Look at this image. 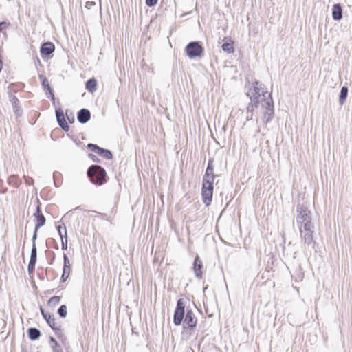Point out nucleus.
<instances>
[{
	"label": "nucleus",
	"instance_id": "nucleus-35",
	"mask_svg": "<svg viewBox=\"0 0 352 352\" xmlns=\"http://www.w3.org/2000/svg\"><path fill=\"white\" fill-rule=\"evenodd\" d=\"M53 352H62V348L60 344H56L51 346Z\"/></svg>",
	"mask_w": 352,
	"mask_h": 352
},
{
	"label": "nucleus",
	"instance_id": "nucleus-34",
	"mask_svg": "<svg viewBox=\"0 0 352 352\" xmlns=\"http://www.w3.org/2000/svg\"><path fill=\"white\" fill-rule=\"evenodd\" d=\"M255 107V105L252 101L248 104L247 107V111L248 112H252L253 113L254 108ZM258 107H256L257 108Z\"/></svg>",
	"mask_w": 352,
	"mask_h": 352
},
{
	"label": "nucleus",
	"instance_id": "nucleus-7",
	"mask_svg": "<svg viewBox=\"0 0 352 352\" xmlns=\"http://www.w3.org/2000/svg\"><path fill=\"white\" fill-rule=\"evenodd\" d=\"M296 212L298 213L296 217V222L300 224V226L303 225L313 224L311 222V212L307 209V207L302 204H298L296 208Z\"/></svg>",
	"mask_w": 352,
	"mask_h": 352
},
{
	"label": "nucleus",
	"instance_id": "nucleus-48",
	"mask_svg": "<svg viewBox=\"0 0 352 352\" xmlns=\"http://www.w3.org/2000/svg\"><path fill=\"white\" fill-rule=\"evenodd\" d=\"M4 188L3 187V184H0V190H2Z\"/></svg>",
	"mask_w": 352,
	"mask_h": 352
},
{
	"label": "nucleus",
	"instance_id": "nucleus-11",
	"mask_svg": "<svg viewBox=\"0 0 352 352\" xmlns=\"http://www.w3.org/2000/svg\"><path fill=\"white\" fill-rule=\"evenodd\" d=\"M91 118V113L87 109H81L77 113V120L81 124L87 123Z\"/></svg>",
	"mask_w": 352,
	"mask_h": 352
},
{
	"label": "nucleus",
	"instance_id": "nucleus-27",
	"mask_svg": "<svg viewBox=\"0 0 352 352\" xmlns=\"http://www.w3.org/2000/svg\"><path fill=\"white\" fill-rule=\"evenodd\" d=\"M58 314L60 318H65L67 314V306L65 305H60L58 309Z\"/></svg>",
	"mask_w": 352,
	"mask_h": 352
},
{
	"label": "nucleus",
	"instance_id": "nucleus-15",
	"mask_svg": "<svg viewBox=\"0 0 352 352\" xmlns=\"http://www.w3.org/2000/svg\"><path fill=\"white\" fill-rule=\"evenodd\" d=\"M28 338L32 340H36L41 336V331L35 327H30L28 329Z\"/></svg>",
	"mask_w": 352,
	"mask_h": 352
},
{
	"label": "nucleus",
	"instance_id": "nucleus-13",
	"mask_svg": "<svg viewBox=\"0 0 352 352\" xmlns=\"http://www.w3.org/2000/svg\"><path fill=\"white\" fill-rule=\"evenodd\" d=\"M56 120L58 124V126L61 127L67 124V122L65 118V115L63 110L60 108L56 109L55 110Z\"/></svg>",
	"mask_w": 352,
	"mask_h": 352
},
{
	"label": "nucleus",
	"instance_id": "nucleus-4",
	"mask_svg": "<svg viewBox=\"0 0 352 352\" xmlns=\"http://www.w3.org/2000/svg\"><path fill=\"white\" fill-rule=\"evenodd\" d=\"M38 205L36 206V212L34 214V216L36 218V224L35 226L34 233L32 236V247L31 250L30 258V260L32 261H36L37 259V250L35 244V240L37 236V230L39 228L44 226V215L42 213L41 210V203L39 201L38 199H36Z\"/></svg>",
	"mask_w": 352,
	"mask_h": 352
},
{
	"label": "nucleus",
	"instance_id": "nucleus-14",
	"mask_svg": "<svg viewBox=\"0 0 352 352\" xmlns=\"http://www.w3.org/2000/svg\"><path fill=\"white\" fill-rule=\"evenodd\" d=\"M9 100L12 104L14 113L19 116L20 109L18 107V104L19 103L18 98L15 95L12 93H9Z\"/></svg>",
	"mask_w": 352,
	"mask_h": 352
},
{
	"label": "nucleus",
	"instance_id": "nucleus-24",
	"mask_svg": "<svg viewBox=\"0 0 352 352\" xmlns=\"http://www.w3.org/2000/svg\"><path fill=\"white\" fill-rule=\"evenodd\" d=\"M214 160L212 158H210L208 163V166L206 170V173L204 175H214V165H213Z\"/></svg>",
	"mask_w": 352,
	"mask_h": 352
},
{
	"label": "nucleus",
	"instance_id": "nucleus-29",
	"mask_svg": "<svg viewBox=\"0 0 352 352\" xmlns=\"http://www.w3.org/2000/svg\"><path fill=\"white\" fill-rule=\"evenodd\" d=\"M36 263V261H32L31 260L29 261L28 271L30 276H32L34 272Z\"/></svg>",
	"mask_w": 352,
	"mask_h": 352
},
{
	"label": "nucleus",
	"instance_id": "nucleus-40",
	"mask_svg": "<svg viewBox=\"0 0 352 352\" xmlns=\"http://www.w3.org/2000/svg\"><path fill=\"white\" fill-rule=\"evenodd\" d=\"M69 274H69V273L65 274L64 272H63L62 276H61L62 280L65 281L68 278Z\"/></svg>",
	"mask_w": 352,
	"mask_h": 352
},
{
	"label": "nucleus",
	"instance_id": "nucleus-41",
	"mask_svg": "<svg viewBox=\"0 0 352 352\" xmlns=\"http://www.w3.org/2000/svg\"><path fill=\"white\" fill-rule=\"evenodd\" d=\"M253 113L252 112H248L246 113V120H250L252 119Z\"/></svg>",
	"mask_w": 352,
	"mask_h": 352
},
{
	"label": "nucleus",
	"instance_id": "nucleus-38",
	"mask_svg": "<svg viewBox=\"0 0 352 352\" xmlns=\"http://www.w3.org/2000/svg\"><path fill=\"white\" fill-rule=\"evenodd\" d=\"M96 5V3L94 1H87L86 2V5H85V7L87 8V9H90L91 8V7L94 6Z\"/></svg>",
	"mask_w": 352,
	"mask_h": 352
},
{
	"label": "nucleus",
	"instance_id": "nucleus-42",
	"mask_svg": "<svg viewBox=\"0 0 352 352\" xmlns=\"http://www.w3.org/2000/svg\"><path fill=\"white\" fill-rule=\"evenodd\" d=\"M52 103L53 106H54V107L56 108V109H57V108H56L57 104H59V103H60V102H59V100H58V99H57V100H56V98H55V99H54V100H52Z\"/></svg>",
	"mask_w": 352,
	"mask_h": 352
},
{
	"label": "nucleus",
	"instance_id": "nucleus-6",
	"mask_svg": "<svg viewBox=\"0 0 352 352\" xmlns=\"http://www.w3.org/2000/svg\"><path fill=\"white\" fill-rule=\"evenodd\" d=\"M314 224L303 225L300 226V236L303 240L304 244L308 248H315L316 241L314 240Z\"/></svg>",
	"mask_w": 352,
	"mask_h": 352
},
{
	"label": "nucleus",
	"instance_id": "nucleus-20",
	"mask_svg": "<svg viewBox=\"0 0 352 352\" xmlns=\"http://www.w3.org/2000/svg\"><path fill=\"white\" fill-rule=\"evenodd\" d=\"M45 96L47 98L50 99V100H54L55 96L54 94V91L50 84L48 83L47 79L45 78Z\"/></svg>",
	"mask_w": 352,
	"mask_h": 352
},
{
	"label": "nucleus",
	"instance_id": "nucleus-3",
	"mask_svg": "<svg viewBox=\"0 0 352 352\" xmlns=\"http://www.w3.org/2000/svg\"><path fill=\"white\" fill-rule=\"evenodd\" d=\"M217 177L216 175H204L202 181L201 186V197L203 203L208 206L210 205L212 200L214 182Z\"/></svg>",
	"mask_w": 352,
	"mask_h": 352
},
{
	"label": "nucleus",
	"instance_id": "nucleus-50",
	"mask_svg": "<svg viewBox=\"0 0 352 352\" xmlns=\"http://www.w3.org/2000/svg\"><path fill=\"white\" fill-rule=\"evenodd\" d=\"M64 232L66 234V229L65 228Z\"/></svg>",
	"mask_w": 352,
	"mask_h": 352
},
{
	"label": "nucleus",
	"instance_id": "nucleus-30",
	"mask_svg": "<svg viewBox=\"0 0 352 352\" xmlns=\"http://www.w3.org/2000/svg\"><path fill=\"white\" fill-rule=\"evenodd\" d=\"M87 148H89V150H91V151L97 153L100 146H98L97 144H92V143H89L87 144Z\"/></svg>",
	"mask_w": 352,
	"mask_h": 352
},
{
	"label": "nucleus",
	"instance_id": "nucleus-9",
	"mask_svg": "<svg viewBox=\"0 0 352 352\" xmlns=\"http://www.w3.org/2000/svg\"><path fill=\"white\" fill-rule=\"evenodd\" d=\"M45 322L54 330L55 335L58 338L62 337L63 331L61 325L58 324L56 319L50 314H45Z\"/></svg>",
	"mask_w": 352,
	"mask_h": 352
},
{
	"label": "nucleus",
	"instance_id": "nucleus-33",
	"mask_svg": "<svg viewBox=\"0 0 352 352\" xmlns=\"http://www.w3.org/2000/svg\"><path fill=\"white\" fill-rule=\"evenodd\" d=\"M158 0H146L145 3L148 7H153L157 3Z\"/></svg>",
	"mask_w": 352,
	"mask_h": 352
},
{
	"label": "nucleus",
	"instance_id": "nucleus-47",
	"mask_svg": "<svg viewBox=\"0 0 352 352\" xmlns=\"http://www.w3.org/2000/svg\"><path fill=\"white\" fill-rule=\"evenodd\" d=\"M51 255L52 254V252H47V250H45V256H48V255Z\"/></svg>",
	"mask_w": 352,
	"mask_h": 352
},
{
	"label": "nucleus",
	"instance_id": "nucleus-5",
	"mask_svg": "<svg viewBox=\"0 0 352 352\" xmlns=\"http://www.w3.org/2000/svg\"><path fill=\"white\" fill-rule=\"evenodd\" d=\"M87 175L94 184L102 185L106 182V170L99 165L91 166L87 170Z\"/></svg>",
	"mask_w": 352,
	"mask_h": 352
},
{
	"label": "nucleus",
	"instance_id": "nucleus-12",
	"mask_svg": "<svg viewBox=\"0 0 352 352\" xmlns=\"http://www.w3.org/2000/svg\"><path fill=\"white\" fill-rule=\"evenodd\" d=\"M332 17L335 21H340L342 18V8L340 3L333 5Z\"/></svg>",
	"mask_w": 352,
	"mask_h": 352
},
{
	"label": "nucleus",
	"instance_id": "nucleus-21",
	"mask_svg": "<svg viewBox=\"0 0 352 352\" xmlns=\"http://www.w3.org/2000/svg\"><path fill=\"white\" fill-rule=\"evenodd\" d=\"M55 50V46L53 43L50 41H45V58L52 54ZM47 59L45 58V61Z\"/></svg>",
	"mask_w": 352,
	"mask_h": 352
},
{
	"label": "nucleus",
	"instance_id": "nucleus-19",
	"mask_svg": "<svg viewBox=\"0 0 352 352\" xmlns=\"http://www.w3.org/2000/svg\"><path fill=\"white\" fill-rule=\"evenodd\" d=\"M348 87L346 86H343L340 89L339 96V102L341 105H342L346 100L348 96Z\"/></svg>",
	"mask_w": 352,
	"mask_h": 352
},
{
	"label": "nucleus",
	"instance_id": "nucleus-8",
	"mask_svg": "<svg viewBox=\"0 0 352 352\" xmlns=\"http://www.w3.org/2000/svg\"><path fill=\"white\" fill-rule=\"evenodd\" d=\"M185 52L189 58L193 59L202 56L204 48L199 41H191L186 46Z\"/></svg>",
	"mask_w": 352,
	"mask_h": 352
},
{
	"label": "nucleus",
	"instance_id": "nucleus-31",
	"mask_svg": "<svg viewBox=\"0 0 352 352\" xmlns=\"http://www.w3.org/2000/svg\"><path fill=\"white\" fill-rule=\"evenodd\" d=\"M58 232L62 239V248L63 250H66L67 248V239L65 237V241H63L62 232L60 228H58Z\"/></svg>",
	"mask_w": 352,
	"mask_h": 352
},
{
	"label": "nucleus",
	"instance_id": "nucleus-16",
	"mask_svg": "<svg viewBox=\"0 0 352 352\" xmlns=\"http://www.w3.org/2000/svg\"><path fill=\"white\" fill-rule=\"evenodd\" d=\"M86 89L90 92L94 93L96 91L97 80L94 78L89 79L85 84Z\"/></svg>",
	"mask_w": 352,
	"mask_h": 352
},
{
	"label": "nucleus",
	"instance_id": "nucleus-2",
	"mask_svg": "<svg viewBox=\"0 0 352 352\" xmlns=\"http://www.w3.org/2000/svg\"><path fill=\"white\" fill-rule=\"evenodd\" d=\"M185 307L184 299L179 298L177 301L176 308L173 315V323L176 326L181 325L184 320L183 331L182 335L188 336L192 334L197 324V318L192 309H187L185 315Z\"/></svg>",
	"mask_w": 352,
	"mask_h": 352
},
{
	"label": "nucleus",
	"instance_id": "nucleus-23",
	"mask_svg": "<svg viewBox=\"0 0 352 352\" xmlns=\"http://www.w3.org/2000/svg\"><path fill=\"white\" fill-rule=\"evenodd\" d=\"M221 48H222L223 52H226L228 54H230V53L234 52V47H233V43L232 42H226V43H224L222 45Z\"/></svg>",
	"mask_w": 352,
	"mask_h": 352
},
{
	"label": "nucleus",
	"instance_id": "nucleus-39",
	"mask_svg": "<svg viewBox=\"0 0 352 352\" xmlns=\"http://www.w3.org/2000/svg\"><path fill=\"white\" fill-rule=\"evenodd\" d=\"M50 344L52 346L58 344V342H56V339L52 336L50 337Z\"/></svg>",
	"mask_w": 352,
	"mask_h": 352
},
{
	"label": "nucleus",
	"instance_id": "nucleus-43",
	"mask_svg": "<svg viewBox=\"0 0 352 352\" xmlns=\"http://www.w3.org/2000/svg\"><path fill=\"white\" fill-rule=\"evenodd\" d=\"M60 128L65 132H67L69 130V126L67 124V123L64 126H62Z\"/></svg>",
	"mask_w": 352,
	"mask_h": 352
},
{
	"label": "nucleus",
	"instance_id": "nucleus-18",
	"mask_svg": "<svg viewBox=\"0 0 352 352\" xmlns=\"http://www.w3.org/2000/svg\"><path fill=\"white\" fill-rule=\"evenodd\" d=\"M97 154L106 160H111L113 158V154L110 150L101 147L99 148Z\"/></svg>",
	"mask_w": 352,
	"mask_h": 352
},
{
	"label": "nucleus",
	"instance_id": "nucleus-28",
	"mask_svg": "<svg viewBox=\"0 0 352 352\" xmlns=\"http://www.w3.org/2000/svg\"><path fill=\"white\" fill-rule=\"evenodd\" d=\"M65 116L70 124H73L75 122L74 115L72 111L67 109L65 111Z\"/></svg>",
	"mask_w": 352,
	"mask_h": 352
},
{
	"label": "nucleus",
	"instance_id": "nucleus-22",
	"mask_svg": "<svg viewBox=\"0 0 352 352\" xmlns=\"http://www.w3.org/2000/svg\"><path fill=\"white\" fill-rule=\"evenodd\" d=\"M63 262L64 264L63 272H64L65 274H70V261L66 254H64L63 255Z\"/></svg>",
	"mask_w": 352,
	"mask_h": 352
},
{
	"label": "nucleus",
	"instance_id": "nucleus-26",
	"mask_svg": "<svg viewBox=\"0 0 352 352\" xmlns=\"http://www.w3.org/2000/svg\"><path fill=\"white\" fill-rule=\"evenodd\" d=\"M60 301V297L58 296H54L52 297L47 302V305L49 306H56Z\"/></svg>",
	"mask_w": 352,
	"mask_h": 352
},
{
	"label": "nucleus",
	"instance_id": "nucleus-49",
	"mask_svg": "<svg viewBox=\"0 0 352 352\" xmlns=\"http://www.w3.org/2000/svg\"><path fill=\"white\" fill-rule=\"evenodd\" d=\"M37 274H38V276L40 277L41 274H40V272H39V270H38Z\"/></svg>",
	"mask_w": 352,
	"mask_h": 352
},
{
	"label": "nucleus",
	"instance_id": "nucleus-46",
	"mask_svg": "<svg viewBox=\"0 0 352 352\" xmlns=\"http://www.w3.org/2000/svg\"><path fill=\"white\" fill-rule=\"evenodd\" d=\"M40 311H41V315L44 318V307H43L42 305H40Z\"/></svg>",
	"mask_w": 352,
	"mask_h": 352
},
{
	"label": "nucleus",
	"instance_id": "nucleus-32",
	"mask_svg": "<svg viewBox=\"0 0 352 352\" xmlns=\"http://www.w3.org/2000/svg\"><path fill=\"white\" fill-rule=\"evenodd\" d=\"M10 25V23L6 21H1L0 22V32L3 31V29H6L9 28Z\"/></svg>",
	"mask_w": 352,
	"mask_h": 352
},
{
	"label": "nucleus",
	"instance_id": "nucleus-25",
	"mask_svg": "<svg viewBox=\"0 0 352 352\" xmlns=\"http://www.w3.org/2000/svg\"><path fill=\"white\" fill-rule=\"evenodd\" d=\"M7 182L9 185L13 186L14 187H18L19 185L18 182V177L14 175L9 177Z\"/></svg>",
	"mask_w": 352,
	"mask_h": 352
},
{
	"label": "nucleus",
	"instance_id": "nucleus-45",
	"mask_svg": "<svg viewBox=\"0 0 352 352\" xmlns=\"http://www.w3.org/2000/svg\"><path fill=\"white\" fill-rule=\"evenodd\" d=\"M3 182V180L0 179V184H2ZM7 192V188H3L2 190H0V193L1 194H4Z\"/></svg>",
	"mask_w": 352,
	"mask_h": 352
},
{
	"label": "nucleus",
	"instance_id": "nucleus-37",
	"mask_svg": "<svg viewBox=\"0 0 352 352\" xmlns=\"http://www.w3.org/2000/svg\"><path fill=\"white\" fill-rule=\"evenodd\" d=\"M40 54L43 58H44V41L41 43L40 45Z\"/></svg>",
	"mask_w": 352,
	"mask_h": 352
},
{
	"label": "nucleus",
	"instance_id": "nucleus-17",
	"mask_svg": "<svg viewBox=\"0 0 352 352\" xmlns=\"http://www.w3.org/2000/svg\"><path fill=\"white\" fill-rule=\"evenodd\" d=\"M34 63H35V66L38 70V74L39 79L41 81V85L43 87V88H44V74H43V72L41 71L40 69L38 68V66H40L41 67H42V64H41L40 59L38 57L34 58Z\"/></svg>",
	"mask_w": 352,
	"mask_h": 352
},
{
	"label": "nucleus",
	"instance_id": "nucleus-44",
	"mask_svg": "<svg viewBox=\"0 0 352 352\" xmlns=\"http://www.w3.org/2000/svg\"><path fill=\"white\" fill-rule=\"evenodd\" d=\"M33 179L32 178H28V179H25V183L28 184V185H31V184H33Z\"/></svg>",
	"mask_w": 352,
	"mask_h": 352
},
{
	"label": "nucleus",
	"instance_id": "nucleus-10",
	"mask_svg": "<svg viewBox=\"0 0 352 352\" xmlns=\"http://www.w3.org/2000/svg\"><path fill=\"white\" fill-rule=\"evenodd\" d=\"M192 269L194 270L195 276L197 278H202V274H203V263L200 258V257L198 255H196L194 262H193V266Z\"/></svg>",
	"mask_w": 352,
	"mask_h": 352
},
{
	"label": "nucleus",
	"instance_id": "nucleus-36",
	"mask_svg": "<svg viewBox=\"0 0 352 352\" xmlns=\"http://www.w3.org/2000/svg\"><path fill=\"white\" fill-rule=\"evenodd\" d=\"M88 156H89V157L90 159H91L94 162H100V160L98 159V157L96 155H94V154H92V153H90V154H89V155H88Z\"/></svg>",
	"mask_w": 352,
	"mask_h": 352
},
{
	"label": "nucleus",
	"instance_id": "nucleus-1",
	"mask_svg": "<svg viewBox=\"0 0 352 352\" xmlns=\"http://www.w3.org/2000/svg\"><path fill=\"white\" fill-rule=\"evenodd\" d=\"M255 107H258L261 103L263 109L261 118L263 123L267 124L274 118V103L271 94L265 91L263 85L258 80L253 83V89H250L247 94Z\"/></svg>",
	"mask_w": 352,
	"mask_h": 352
}]
</instances>
